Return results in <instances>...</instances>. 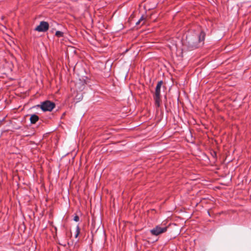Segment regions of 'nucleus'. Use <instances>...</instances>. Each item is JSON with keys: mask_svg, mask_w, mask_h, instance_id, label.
Instances as JSON below:
<instances>
[{"mask_svg": "<svg viewBox=\"0 0 251 251\" xmlns=\"http://www.w3.org/2000/svg\"><path fill=\"white\" fill-rule=\"evenodd\" d=\"M163 84V81L161 80L157 82V85L155 88L154 94L153 95V99L155 101V104L159 107L160 106L161 103V94H160V89Z\"/></svg>", "mask_w": 251, "mask_h": 251, "instance_id": "nucleus-2", "label": "nucleus"}, {"mask_svg": "<svg viewBox=\"0 0 251 251\" xmlns=\"http://www.w3.org/2000/svg\"><path fill=\"white\" fill-rule=\"evenodd\" d=\"M74 220L75 222H78L79 220V218L77 215H75L74 218Z\"/></svg>", "mask_w": 251, "mask_h": 251, "instance_id": "nucleus-10", "label": "nucleus"}, {"mask_svg": "<svg viewBox=\"0 0 251 251\" xmlns=\"http://www.w3.org/2000/svg\"><path fill=\"white\" fill-rule=\"evenodd\" d=\"M144 19V18L143 17V16H142L140 19L138 20V21L136 23V25H139L141 22V21H142Z\"/></svg>", "mask_w": 251, "mask_h": 251, "instance_id": "nucleus-9", "label": "nucleus"}, {"mask_svg": "<svg viewBox=\"0 0 251 251\" xmlns=\"http://www.w3.org/2000/svg\"><path fill=\"white\" fill-rule=\"evenodd\" d=\"M79 233H80V228H79V226L77 225L76 227V233L75 235V238H77L78 237Z\"/></svg>", "mask_w": 251, "mask_h": 251, "instance_id": "nucleus-8", "label": "nucleus"}, {"mask_svg": "<svg viewBox=\"0 0 251 251\" xmlns=\"http://www.w3.org/2000/svg\"><path fill=\"white\" fill-rule=\"evenodd\" d=\"M2 121H3V120H0V126L1 125Z\"/></svg>", "mask_w": 251, "mask_h": 251, "instance_id": "nucleus-11", "label": "nucleus"}, {"mask_svg": "<svg viewBox=\"0 0 251 251\" xmlns=\"http://www.w3.org/2000/svg\"><path fill=\"white\" fill-rule=\"evenodd\" d=\"M49 27V25L48 22L42 21L39 25L35 28V30L39 32H45L48 30Z\"/></svg>", "mask_w": 251, "mask_h": 251, "instance_id": "nucleus-5", "label": "nucleus"}, {"mask_svg": "<svg viewBox=\"0 0 251 251\" xmlns=\"http://www.w3.org/2000/svg\"><path fill=\"white\" fill-rule=\"evenodd\" d=\"M40 107L43 111H51L55 107V104L53 102L50 100H46L37 105Z\"/></svg>", "mask_w": 251, "mask_h": 251, "instance_id": "nucleus-3", "label": "nucleus"}, {"mask_svg": "<svg viewBox=\"0 0 251 251\" xmlns=\"http://www.w3.org/2000/svg\"><path fill=\"white\" fill-rule=\"evenodd\" d=\"M205 36V33L203 31H201L198 35H194L187 37L189 47L194 49L202 45Z\"/></svg>", "mask_w": 251, "mask_h": 251, "instance_id": "nucleus-1", "label": "nucleus"}, {"mask_svg": "<svg viewBox=\"0 0 251 251\" xmlns=\"http://www.w3.org/2000/svg\"><path fill=\"white\" fill-rule=\"evenodd\" d=\"M63 32L60 31H56L55 32V35L58 37H62L63 36Z\"/></svg>", "mask_w": 251, "mask_h": 251, "instance_id": "nucleus-7", "label": "nucleus"}, {"mask_svg": "<svg viewBox=\"0 0 251 251\" xmlns=\"http://www.w3.org/2000/svg\"><path fill=\"white\" fill-rule=\"evenodd\" d=\"M168 229L167 226L161 227L160 226H156L155 227L150 230V232L152 235L158 236L162 233L165 232Z\"/></svg>", "mask_w": 251, "mask_h": 251, "instance_id": "nucleus-4", "label": "nucleus"}, {"mask_svg": "<svg viewBox=\"0 0 251 251\" xmlns=\"http://www.w3.org/2000/svg\"><path fill=\"white\" fill-rule=\"evenodd\" d=\"M39 117L36 114H32L30 118V121L31 124H35L39 120Z\"/></svg>", "mask_w": 251, "mask_h": 251, "instance_id": "nucleus-6", "label": "nucleus"}]
</instances>
